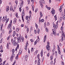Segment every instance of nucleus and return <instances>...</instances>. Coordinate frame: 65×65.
Listing matches in <instances>:
<instances>
[{"mask_svg":"<svg viewBox=\"0 0 65 65\" xmlns=\"http://www.w3.org/2000/svg\"><path fill=\"white\" fill-rule=\"evenodd\" d=\"M17 39L18 42L19 43H20V42H21L22 40V42H23V41H24V38H21V37L20 36L19 38H18Z\"/></svg>","mask_w":65,"mask_h":65,"instance_id":"obj_1","label":"nucleus"},{"mask_svg":"<svg viewBox=\"0 0 65 65\" xmlns=\"http://www.w3.org/2000/svg\"><path fill=\"white\" fill-rule=\"evenodd\" d=\"M11 25H12V20H11L10 24H9L7 27L8 29H9L11 28Z\"/></svg>","mask_w":65,"mask_h":65,"instance_id":"obj_2","label":"nucleus"},{"mask_svg":"<svg viewBox=\"0 0 65 65\" xmlns=\"http://www.w3.org/2000/svg\"><path fill=\"white\" fill-rule=\"evenodd\" d=\"M25 12L24 11H23L22 13V19L23 20V22H24V18H23V17H24L25 16Z\"/></svg>","mask_w":65,"mask_h":65,"instance_id":"obj_3","label":"nucleus"},{"mask_svg":"<svg viewBox=\"0 0 65 65\" xmlns=\"http://www.w3.org/2000/svg\"><path fill=\"white\" fill-rule=\"evenodd\" d=\"M7 16H5V17L4 16L3 19H2V22H5V21L7 19Z\"/></svg>","mask_w":65,"mask_h":65,"instance_id":"obj_4","label":"nucleus"},{"mask_svg":"<svg viewBox=\"0 0 65 65\" xmlns=\"http://www.w3.org/2000/svg\"><path fill=\"white\" fill-rule=\"evenodd\" d=\"M63 5H64V4H63V5H62L60 7L59 9V11H60V12H62V8L63 7Z\"/></svg>","mask_w":65,"mask_h":65,"instance_id":"obj_5","label":"nucleus"},{"mask_svg":"<svg viewBox=\"0 0 65 65\" xmlns=\"http://www.w3.org/2000/svg\"><path fill=\"white\" fill-rule=\"evenodd\" d=\"M27 46H28V42H27L26 43V45H25V50L26 51H27Z\"/></svg>","mask_w":65,"mask_h":65,"instance_id":"obj_6","label":"nucleus"},{"mask_svg":"<svg viewBox=\"0 0 65 65\" xmlns=\"http://www.w3.org/2000/svg\"><path fill=\"white\" fill-rule=\"evenodd\" d=\"M17 39V38L16 37H14V45L15 46L16 45V44H17V43H16V41H15V40Z\"/></svg>","mask_w":65,"mask_h":65,"instance_id":"obj_7","label":"nucleus"},{"mask_svg":"<svg viewBox=\"0 0 65 65\" xmlns=\"http://www.w3.org/2000/svg\"><path fill=\"white\" fill-rule=\"evenodd\" d=\"M56 48V46H55V45H54L53 46V50H52V52L53 53V54H52V55H54V52L55 51V48Z\"/></svg>","mask_w":65,"mask_h":65,"instance_id":"obj_8","label":"nucleus"},{"mask_svg":"<svg viewBox=\"0 0 65 65\" xmlns=\"http://www.w3.org/2000/svg\"><path fill=\"white\" fill-rule=\"evenodd\" d=\"M46 48L47 51H50L51 49L50 46H46Z\"/></svg>","mask_w":65,"mask_h":65,"instance_id":"obj_9","label":"nucleus"},{"mask_svg":"<svg viewBox=\"0 0 65 65\" xmlns=\"http://www.w3.org/2000/svg\"><path fill=\"white\" fill-rule=\"evenodd\" d=\"M51 13L53 14H55V10H54V9L53 8L52 9V11H51Z\"/></svg>","mask_w":65,"mask_h":65,"instance_id":"obj_10","label":"nucleus"},{"mask_svg":"<svg viewBox=\"0 0 65 65\" xmlns=\"http://www.w3.org/2000/svg\"><path fill=\"white\" fill-rule=\"evenodd\" d=\"M52 31H53V34L56 35H57V33H56V31H54V30L53 29H52Z\"/></svg>","mask_w":65,"mask_h":65,"instance_id":"obj_11","label":"nucleus"},{"mask_svg":"<svg viewBox=\"0 0 65 65\" xmlns=\"http://www.w3.org/2000/svg\"><path fill=\"white\" fill-rule=\"evenodd\" d=\"M39 3L40 6L42 8V7H43V4H42V2L41 1H40Z\"/></svg>","mask_w":65,"mask_h":65,"instance_id":"obj_12","label":"nucleus"},{"mask_svg":"<svg viewBox=\"0 0 65 65\" xmlns=\"http://www.w3.org/2000/svg\"><path fill=\"white\" fill-rule=\"evenodd\" d=\"M40 16L39 18V20H40V19H41V18H42V17L43 16V15L42 14V12H40Z\"/></svg>","mask_w":65,"mask_h":65,"instance_id":"obj_13","label":"nucleus"},{"mask_svg":"<svg viewBox=\"0 0 65 65\" xmlns=\"http://www.w3.org/2000/svg\"><path fill=\"white\" fill-rule=\"evenodd\" d=\"M22 49H20L19 52V55H21V54H22Z\"/></svg>","mask_w":65,"mask_h":65,"instance_id":"obj_14","label":"nucleus"},{"mask_svg":"<svg viewBox=\"0 0 65 65\" xmlns=\"http://www.w3.org/2000/svg\"><path fill=\"white\" fill-rule=\"evenodd\" d=\"M46 35H45L44 38V42H45L46 41Z\"/></svg>","mask_w":65,"mask_h":65,"instance_id":"obj_15","label":"nucleus"},{"mask_svg":"<svg viewBox=\"0 0 65 65\" xmlns=\"http://www.w3.org/2000/svg\"><path fill=\"white\" fill-rule=\"evenodd\" d=\"M25 61H27L28 60V56L26 55L25 57Z\"/></svg>","mask_w":65,"mask_h":65,"instance_id":"obj_16","label":"nucleus"},{"mask_svg":"<svg viewBox=\"0 0 65 65\" xmlns=\"http://www.w3.org/2000/svg\"><path fill=\"white\" fill-rule=\"evenodd\" d=\"M10 10L11 11V10H12L13 11H14V10L13 9V8H12V6L10 7Z\"/></svg>","mask_w":65,"mask_h":65,"instance_id":"obj_17","label":"nucleus"},{"mask_svg":"<svg viewBox=\"0 0 65 65\" xmlns=\"http://www.w3.org/2000/svg\"><path fill=\"white\" fill-rule=\"evenodd\" d=\"M40 54L41 56L42 57V56H43V50H42Z\"/></svg>","mask_w":65,"mask_h":65,"instance_id":"obj_18","label":"nucleus"},{"mask_svg":"<svg viewBox=\"0 0 65 65\" xmlns=\"http://www.w3.org/2000/svg\"><path fill=\"white\" fill-rule=\"evenodd\" d=\"M39 21H40V22L41 23L44 22V20L43 19H42L41 20H39Z\"/></svg>","mask_w":65,"mask_h":65,"instance_id":"obj_19","label":"nucleus"},{"mask_svg":"<svg viewBox=\"0 0 65 65\" xmlns=\"http://www.w3.org/2000/svg\"><path fill=\"white\" fill-rule=\"evenodd\" d=\"M37 38H38V39H37V40H36V41H37L38 42H39V40H40L39 38V36H38Z\"/></svg>","mask_w":65,"mask_h":65,"instance_id":"obj_20","label":"nucleus"},{"mask_svg":"<svg viewBox=\"0 0 65 65\" xmlns=\"http://www.w3.org/2000/svg\"><path fill=\"white\" fill-rule=\"evenodd\" d=\"M17 22V19L16 18H15L14 19V20L13 22V23L14 24H15V23H16Z\"/></svg>","mask_w":65,"mask_h":65,"instance_id":"obj_21","label":"nucleus"},{"mask_svg":"<svg viewBox=\"0 0 65 65\" xmlns=\"http://www.w3.org/2000/svg\"><path fill=\"white\" fill-rule=\"evenodd\" d=\"M39 55H40V54H39L37 55V58H38V60H39V59L40 60V59L39 58L40 56Z\"/></svg>","mask_w":65,"mask_h":65,"instance_id":"obj_22","label":"nucleus"},{"mask_svg":"<svg viewBox=\"0 0 65 65\" xmlns=\"http://www.w3.org/2000/svg\"><path fill=\"white\" fill-rule=\"evenodd\" d=\"M38 52V50H37L35 51V52L34 53V54L35 55H37V53Z\"/></svg>","mask_w":65,"mask_h":65,"instance_id":"obj_23","label":"nucleus"},{"mask_svg":"<svg viewBox=\"0 0 65 65\" xmlns=\"http://www.w3.org/2000/svg\"><path fill=\"white\" fill-rule=\"evenodd\" d=\"M40 60H39V59L38 60V63H37L38 65H40Z\"/></svg>","mask_w":65,"mask_h":65,"instance_id":"obj_24","label":"nucleus"},{"mask_svg":"<svg viewBox=\"0 0 65 65\" xmlns=\"http://www.w3.org/2000/svg\"><path fill=\"white\" fill-rule=\"evenodd\" d=\"M11 43H12V44H13H13L14 45V41H13V39H11Z\"/></svg>","mask_w":65,"mask_h":65,"instance_id":"obj_25","label":"nucleus"},{"mask_svg":"<svg viewBox=\"0 0 65 65\" xmlns=\"http://www.w3.org/2000/svg\"><path fill=\"white\" fill-rule=\"evenodd\" d=\"M46 7L48 9V10H50V9H51V8L50 7H47V5H46Z\"/></svg>","mask_w":65,"mask_h":65,"instance_id":"obj_26","label":"nucleus"},{"mask_svg":"<svg viewBox=\"0 0 65 65\" xmlns=\"http://www.w3.org/2000/svg\"><path fill=\"white\" fill-rule=\"evenodd\" d=\"M6 9L7 12H8V11L9 10V8L8 7H7Z\"/></svg>","mask_w":65,"mask_h":65,"instance_id":"obj_27","label":"nucleus"},{"mask_svg":"<svg viewBox=\"0 0 65 65\" xmlns=\"http://www.w3.org/2000/svg\"><path fill=\"white\" fill-rule=\"evenodd\" d=\"M16 34V32H15V31H14L13 32V36H15V35Z\"/></svg>","mask_w":65,"mask_h":65,"instance_id":"obj_28","label":"nucleus"},{"mask_svg":"<svg viewBox=\"0 0 65 65\" xmlns=\"http://www.w3.org/2000/svg\"><path fill=\"white\" fill-rule=\"evenodd\" d=\"M13 58V57H12L11 56L10 59L11 61H12Z\"/></svg>","mask_w":65,"mask_h":65,"instance_id":"obj_29","label":"nucleus"},{"mask_svg":"<svg viewBox=\"0 0 65 65\" xmlns=\"http://www.w3.org/2000/svg\"><path fill=\"white\" fill-rule=\"evenodd\" d=\"M19 58V54H18L17 55L16 58H15L16 60H18Z\"/></svg>","mask_w":65,"mask_h":65,"instance_id":"obj_30","label":"nucleus"},{"mask_svg":"<svg viewBox=\"0 0 65 65\" xmlns=\"http://www.w3.org/2000/svg\"><path fill=\"white\" fill-rule=\"evenodd\" d=\"M32 9L33 10V11H34V5H32Z\"/></svg>","mask_w":65,"mask_h":65,"instance_id":"obj_31","label":"nucleus"},{"mask_svg":"<svg viewBox=\"0 0 65 65\" xmlns=\"http://www.w3.org/2000/svg\"><path fill=\"white\" fill-rule=\"evenodd\" d=\"M55 56L56 57H57V55H58V54H57V52L56 51L55 53Z\"/></svg>","mask_w":65,"mask_h":65,"instance_id":"obj_32","label":"nucleus"},{"mask_svg":"<svg viewBox=\"0 0 65 65\" xmlns=\"http://www.w3.org/2000/svg\"><path fill=\"white\" fill-rule=\"evenodd\" d=\"M44 28H46V22H45L44 23Z\"/></svg>","mask_w":65,"mask_h":65,"instance_id":"obj_33","label":"nucleus"},{"mask_svg":"<svg viewBox=\"0 0 65 65\" xmlns=\"http://www.w3.org/2000/svg\"><path fill=\"white\" fill-rule=\"evenodd\" d=\"M11 56L13 57V58H14V57H15V55H14V53H12V55Z\"/></svg>","mask_w":65,"mask_h":65,"instance_id":"obj_34","label":"nucleus"},{"mask_svg":"<svg viewBox=\"0 0 65 65\" xmlns=\"http://www.w3.org/2000/svg\"><path fill=\"white\" fill-rule=\"evenodd\" d=\"M54 18L55 19V21H56L57 20V16L55 15L54 16Z\"/></svg>","mask_w":65,"mask_h":65,"instance_id":"obj_35","label":"nucleus"},{"mask_svg":"<svg viewBox=\"0 0 65 65\" xmlns=\"http://www.w3.org/2000/svg\"><path fill=\"white\" fill-rule=\"evenodd\" d=\"M35 26L36 29H38V26L37 25V24H35Z\"/></svg>","mask_w":65,"mask_h":65,"instance_id":"obj_36","label":"nucleus"},{"mask_svg":"<svg viewBox=\"0 0 65 65\" xmlns=\"http://www.w3.org/2000/svg\"><path fill=\"white\" fill-rule=\"evenodd\" d=\"M62 18L63 20H65V15H63Z\"/></svg>","mask_w":65,"mask_h":65,"instance_id":"obj_37","label":"nucleus"},{"mask_svg":"<svg viewBox=\"0 0 65 65\" xmlns=\"http://www.w3.org/2000/svg\"><path fill=\"white\" fill-rule=\"evenodd\" d=\"M62 19H63V18H62V17H61L60 18L59 21L60 22H61V21L62 20Z\"/></svg>","mask_w":65,"mask_h":65,"instance_id":"obj_38","label":"nucleus"},{"mask_svg":"<svg viewBox=\"0 0 65 65\" xmlns=\"http://www.w3.org/2000/svg\"><path fill=\"white\" fill-rule=\"evenodd\" d=\"M16 31L17 32H19V28H17L16 29Z\"/></svg>","mask_w":65,"mask_h":65,"instance_id":"obj_39","label":"nucleus"},{"mask_svg":"<svg viewBox=\"0 0 65 65\" xmlns=\"http://www.w3.org/2000/svg\"><path fill=\"white\" fill-rule=\"evenodd\" d=\"M24 4V2L23 1H22L21 3V5H22V6H23V5Z\"/></svg>","mask_w":65,"mask_h":65,"instance_id":"obj_40","label":"nucleus"},{"mask_svg":"<svg viewBox=\"0 0 65 65\" xmlns=\"http://www.w3.org/2000/svg\"><path fill=\"white\" fill-rule=\"evenodd\" d=\"M39 32H40V29L39 28H38V32L37 33L38 34H39Z\"/></svg>","mask_w":65,"mask_h":65,"instance_id":"obj_41","label":"nucleus"},{"mask_svg":"<svg viewBox=\"0 0 65 65\" xmlns=\"http://www.w3.org/2000/svg\"><path fill=\"white\" fill-rule=\"evenodd\" d=\"M41 2L43 3H44V4L45 3V2L44 0H41Z\"/></svg>","mask_w":65,"mask_h":65,"instance_id":"obj_42","label":"nucleus"},{"mask_svg":"<svg viewBox=\"0 0 65 65\" xmlns=\"http://www.w3.org/2000/svg\"><path fill=\"white\" fill-rule=\"evenodd\" d=\"M15 3H16V4H17H17H18V0H16L15 1Z\"/></svg>","mask_w":65,"mask_h":65,"instance_id":"obj_43","label":"nucleus"},{"mask_svg":"<svg viewBox=\"0 0 65 65\" xmlns=\"http://www.w3.org/2000/svg\"><path fill=\"white\" fill-rule=\"evenodd\" d=\"M37 41H35L34 42V45H36L37 44Z\"/></svg>","mask_w":65,"mask_h":65,"instance_id":"obj_44","label":"nucleus"},{"mask_svg":"<svg viewBox=\"0 0 65 65\" xmlns=\"http://www.w3.org/2000/svg\"><path fill=\"white\" fill-rule=\"evenodd\" d=\"M58 54H61V51H60V50H58Z\"/></svg>","mask_w":65,"mask_h":65,"instance_id":"obj_45","label":"nucleus"},{"mask_svg":"<svg viewBox=\"0 0 65 65\" xmlns=\"http://www.w3.org/2000/svg\"><path fill=\"white\" fill-rule=\"evenodd\" d=\"M16 17L17 18H18V13L17 12L16 13V14H15Z\"/></svg>","mask_w":65,"mask_h":65,"instance_id":"obj_46","label":"nucleus"},{"mask_svg":"<svg viewBox=\"0 0 65 65\" xmlns=\"http://www.w3.org/2000/svg\"><path fill=\"white\" fill-rule=\"evenodd\" d=\"M12 52L13 53H14V52H15V50L14 49H12Z\"/></svg>","mask_w":65,"mask_h":65,"instance_id":"obj_47","label":"nucleus"},{"mask_svg":"<svg viewBox=\"0 0 65 65\" xmlns=\"http://www.w3.org/2000/svg\"><path fill=\"white\" fill-rule=\"evenodd\" d=\"M9 20V19H7V20L6 22V23H7L8 22V21Z\"/></svg>","mask_w":65,"mask_h":65,"instance_id":"obj_48","label":"nucleus"},{"mask_svg":"<svg viewBox=\"0 0 65 65\" xmlns=\"http://www.w3.org/2000/svg\"><path fill=\"white\" fill-rule=\"evenodd\" d=\"M53 56H51V60H53Z\"/></svg>","mask_w":65,"mask_h":65,"instance_id":"obj_49","label":"nucleus"},{"mask_svg":"<svg viewBox=\"0 0 65 65\" xmlns=\"http://www.w3.org/2000/svg\"><path fill=\"white\" fill-rule=\"evenodd\" d=\"M63 26H62L61 28H60V30H61V31H63Z\"/></svg>","mask_w":65,"mask_h":65,"instance_id":"obj_50","label":"nucleus"},{"mask_svg":"<svg viewBox=\"0 0 65 65\" xmlns=\"http://www.w3.org/2000/svg\"><path fill=\"white\" fill-rule=\"evenodd\" d=\"M9 45L8 44V43H7V48H9Z\"/></svg>","mask_w":65,"mask_h":65,"instance_id":"obj_51","label":"nucleus"},{"mask_svg":"<svg viewBox=\"0 0 65 65\" xmlns=\"http://www.w3.org/2000/svg\"><path fill=\"white\" fill-rule=\"evenodd\" d=\"M63 40H64V39L63 38V37H62L61 39V42H62L63 41Z\"/></svg>","mask_w":65,"mask_h":65,"instance_id":"obj_52","label":"nucleus"},{"mask_svg":"<svg viewBox=\"0 0 65 65\" xmlns=\"http://www.w3.org/2000/svg\"><path fill=\"white\" fill-rule=\"evenodd\" d=\"M57 46L58 47L57 48H58V50H60V47H59V45H57Z\"/></svg>","mask_w":65,"mask_h":65,"instance_id":"obj_53","label":"nucleus"},{"mask_svg":"<svg viewBox=\"0 0 65 65\" xmlns=\"http://www.w3.org/2000/svg\"><path fill=\"white\" fill-rule=\"evenodd\" d=\"M33 50H34L33 48H32L31 49V52H33Z\"/></svg>","mask_w":65,"mask_h":65,"instance_id":"obj_54","label":"nucleus"},{"mask_svg":"<svg viewBox=\"0 0 65 65\" xmlns=\"http://www.w3.org/2000/svg\"><path fill=\"white\" fill-rule=\"evenodd\" d=\"M46 31L47 32H48V29L47 28H46Z\"/></svg>","mask_w":65,"mask_h":65,"instance_id":"obj_55","label":"nucleus"},{"mask_svg":"<svg viewBox=\"0 0 65 65\" xmlns=\"http://www.w3.org/2000/svg\"><path fill=\"white\" fill-rule=\"evenodd\" d=\"M2 27H3V25H2L1 27V31H2Z\"/></svg>","mask_w":65,"mask_h":65,"instance_id":"obj_56","label":"nucleus"},{"mask_svg":"<svg viewBox=\"0 0 65 65\" xmlns=\"http://www.w3.org/2000/svg\"><path fill=\"white\" fill-rule=\"evenodd\" d=\"M31 2H32V4H33L34 3V0H31Z\"/></svg>","mask_w":65,"mask_h":65,"instance_id":"obj_57","label":"nucleus"},{"mask_svg":"<svg viewBox=\"0 0 65 65\" xmlns=\"http://www.w3.org/2000/svg\"><path fill=\"white\" fill-rule=\"evenodd\" d=\"M16 8H17V5H15L14 6V8L15 9Z\"/></svg>","mask_w":65,"mask_h":65,"instance_id":"obj_58","label":"nucleus"},{"mask_svg":"<svg viewBox=\"0 0 65 65\" xmlns=\"http://www.w3.org/2000/svg\"><path fill=\"white\" fill-rule=\"evenodd\" d=\"M58 21H57L56 22V26H57V27L58 26Z\"/></svg>","mask_w":65,"mask_h":65,"instance_id":"obj_59","label":"nucleus"},{"mask_svg":"<svg viewBox=\"0 0 65 65\" xmlns=\"http://www.w3.org/2000/svg\"><path fill=\"white\" fill-rule=\"evenodd\" d=\"M53 61L52 60L51 62V63H50V64L51 65H52L53 64Z\"/></svg>","mask_w":65,"mask_h":65,"instance_id":"obj_60","label":"nucleus"},{"mask_svg":"<svg viewBox=\"0 0 65 65\" xmlns=\"http://www.w3.org/2000/svg\"><path fill=\"white\" fill-rule=\"evenodd\" d=\"M27 24H29V21L28 20L27 21Z\"/></svg>","mask_w":65,"mask_h":65,"instance_id":"obj_61","label":"nucleus"},{"mask_svg":"<svg viewBox=\"0 0 65 65\" xmlns=\"http://www.w3.org/2000/svg\"><path fill=\"white\" fill-rule=\"evenodd\" d=\"M27 32L28 33V32H29V28H27Z\"/></svg>","mask_w":65,"mask_h":65,"instance_id":"obj_62","label":"nucleus"},{"mask_svg":"<svg viewBox=\"0 0 65 65\" xmlns=\"http://www.w3.org/2000/svg\"><path fill=\"white\" fill-rule=\"evenodd\" d=\"M30 41L32 42H34V40L33 39H31L30 40Z\"/></svg>","mask_w":65,"mask_h":65,"instance_id":"obj_63","label":"nucleus"},{"mask_svg":"<svg viewBox=\"0 0 65 65\" xmlns=\"http://www.w3.org/2000/svg\"><path fill=\"white\" fill-rule=\"evenodd\" d=\"M64 62H61V65H64Z\"/></svg>","mask_w":65,"mask_h":65,"instance_id":"obj_64","label":"nucleus"}]
</instances>
